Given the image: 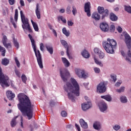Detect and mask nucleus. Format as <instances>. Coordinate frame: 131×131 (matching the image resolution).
<instances>
[{
  "label": "nucleus",
  "mask_w": 131,
  "mask_h": 131,
  "mask_svg": "<svg viewBox=\"0 0 131 131\" xmlns=\"http://www.w3.org/2000/svg\"><path fill=\"white\" fill-rule=\"evenodd\" d=\"M21 96L22 94L21 93L17 96L19 102V104H17V107L23 115H25L26 114L28 119L30 120L33 116V110L31 105V101H30L28 96L26 95L25 97H22Z\"/></svg>",
  "instance_id": "1"
},
{
  "label": "nucleus",
  "mask_w": 131,
  "mask_h": 131,
  "mask_svg": "<svg viewBox=\"0 0 131 131\" xmlns=\"http://www.w3.org/2000/svg\"><path fill=\"white\" fill-rule=\"evenodd\" d=\"M71 82H68L63 86V90L68 93V97L69 100H71L72 102H75V96L79 97V85L75 79L71 78ZM72 83V84H71Z\"/></svg>",
  "instance_id": "2"
},
{
  "label": "nucleus",
  "mask_w": 131,
  "mask_h": 131,
  "mask_svg": "<svg viewBox=\"0 0 131 131\" xmlns=\"http://www.w3.org/2000/svg\"><path fill=\"white\" fill-rule=\"evenodd\" d=\"M28 36L31 40L32 46L34 50V52L35 53L39 67H40L41 69H42V68H43V64H42V58H41V54H40V52L39 50H36V45H35V41L32 37V36H31V34H29Z\"/></svg>",
  "instance_id": "3"
},
{
  "label": "nucleus",
  "mask_w": 131,
  "mask_h": 131,
  "mask_svg": "<svg viewBox=\"0 0 131 131\" xmlns=\"http://www.w3.org/2000/svg\"><path fill=\"white\" fill-rule=\"evenodd\" d=\"M104 50L108 54H114V49H116L117 43L114 39L107 38V41H104L102 43Z\"/></svg>",
  "instance_id": "4"
},
{
  "label": "nucleus",
  "mask_w": 131,
  "mask_h": 131,
  "mask_svg": "<svg viewBox=\"0 0 131 131\" xmlns=\"http://www.w3.org/2000/svg\"><path fill=\"white\" fill-rule=\"evenodd\" d=\"M10 78L6 75H4L2 68L0 67V83L3 89L10 86Z\"/></svg>",
  "instance_id": "5"
},
{
  "label": "nucleus",
  "mask_w": 131,
  "mask_h": 131,
  "mask_svg": "<svg viewBox=\"0 0 131 131\" xmlns=\"http://www.w3.org/2000/svg\"><path fill=\"white\" fill-rule=\"evenodd\" d=\"M20 14L21 22L23 24L22 25L23 29H26V30H28L29 32H32V29H31V28L30 27V25L28 21V18H25V16L23 14V11H22V10L20 11Z\"/></svg>",
  "instance_id": "6"
},
{
  "label": "nucleus",
  "mask_w": 131,
  "mask_h": 131,
  "mask_svg": "<svg viewBox=\"0 0 131 131\" xmlns=\"http://www.w3.org/2000/svg\"><path fill=\"white\" fill-rule=\"evenodd\" d=\"M98 12L101 15V19L104 20L105 18H107L109 16V10L104 9V7L99 6L97 8Z\"/></svg>",
  "instance_id": "7"
},
{
  "label": "nucleus",
  "mask_w": 131,
  "mask_h": 131,
  "mask_svg": "<svg viewBox=\"0 0 131 131\" xmlns=\"http://www.w3.org/2000/svg\"><path fill=\"white\" fill-rule=\"evenodd\" d=\"M60 76L62 80L66 82L67 81V78L70 76V73L67 69H65L63 71H60Z\"/></svg>",
  "instance_id": "8"
},
{
  "label": "nucleus",
  "mask_w": 131,
  "mask_h": 131,
  "mask_svg": "<svg viewBox=\"0 0 131 131\" xmlns=\"http://www.w3.org/2000/svg\"><path fill=\"white\" fill-rule=\"evenodd\" d=\"M106 91H107V87H106L105 82H100L97 86V93H99V94H103L105 93Z\"/></svg>",
  "instance_id": "9"
},
{
  "label": "nucleus",
  "mask_w": 131,
  "mask_h": 131,
  "mask_svg": "<svg viewBox=\"0 0 131 131\" xmlns=\"http://www.w3.org/2000/svg\"><path fill=\"white\" fill-rule=\"evenodd\" d=\"M124 37H125V42L129 50L131 49V37L126 32L123 33Z\"/></svg>",
  "instance_id": "10"
},
{
  "label": "nucleus",
  "mask_w": 131,
  "mask_h": 131,
  "mask_svg": "<svg viewBox=\"0 0 131 131\" xmlns=\"http://www.w3.org/2000/svg\"><path fill=\"white\" fill-rule=\"evenodd\" d=\"M100 29L102 32H108L109 31L110 27L106 22H102L100 24Z\"/></svg>",
  "instance_id": "11"
},
{
  "label": "nucleus",
  "mask_w": 131,
  "mask_h": 131,
  "mask_svg": "<svg viewBox=\"0 0 131 131\" xmlns=\"http://www.w3.org/2000/svg\"><path fill=\"white\" fill-rule=\"evenodd\" d=\"M120 52H121V54L122 56H123V57H124V58H125L126 61H127V62H128V63L131 64L130 59H129V58H131L130 50H129L128 51L127 54H125V53H124V51H123V50H121Z\"/></svg>",
  "instance_id": "12"
},
{
  "label": "nucleus",
  "mask_w": 131,
  "mask_h": 131,
  "mask_svg": "<svg viewBox=\"0 0 131 131\" xmlns=\"http://www.w3.org/2000/svg\"><path fill=\"white\" fill-rule=\"evenodd\" d=\"M75 72L79 78H84V79L88 78V76L85 74V72L84 70H77Z\"/></svg>",
  "instance_id": "13"
},
{
  "label": "nucleus",
  "mask_w": 131,
  "mask_h": 131,
  "mask_svg": "<svg viewBox=\"0 0 131 131\" xmlns=\"http://www.w3.org/2000/svg\"><path fill=\"white\" fill-rule=\"evenodd\" d=\"M98 106L101 112H104V111H106V110H107L108 108V105H107V103H106V102L104 101H101L99 102Z\"/></svg>",
  "instance_id": "14"
},
{
  "label": "nucleus",
  "mask_w": 131,
  "mask_h": 131,
  "mask_svg": "<svg viewBox=\"0 0 131 131\" xmlns=\"http://www.w3.org/2000/svg\"><path fill=\"white\" fill-rule=\"evenodd\" d=\"M84 12L86 13L88 17H91V3L90 2L85 4Z\"/></svg>",
  "instance_id": "15"
},
{
  "label": "nucleus",
  "mask_w": 131,
  "mask_h": 131,
  "mask_svg": "<svg viewBox=\"0 0 131 131\" xmlns=\"http://www.w3.org/2000/svg\"><path fill=\"white\" fill-rule=\"evenodd\" d=\"M7 41H8V38H7V36L4 35L3 36V38L2 39V42L3 46H4V47L6 49H11V48H12V45H11V43H7Z\"/></svg>",
  "instance_id": "16"
},
{
  "label": "nucleus",
  "mask_w": 131,
  "mask_h": 131,
  "mask_svg": "<svg viewBox=\"0 0 131 131\" xmlns=\"http://www.w3.org/2000/svg\"><path fill=\"white\" fill-rule=\"evenodd\" d=\"M91 107H92V102L90 101L81 104V107L83 111H85L88 109H90Z\"/></svg>",
  "instance_id": "17"
},
{
  "label": "nucleus",
  "mask_w": 131,
  "mask_h": 131,
  "mask_svg": "<svg viewBox=\"0 0 131 131\" xmlns=\"http://www.w3.org/2000/svg\"><path fill=\"white\" fill-rule=\"evenodd\" d=\"M60 42L64 47L65 49H67V55L69 57V46H68V43L64 40H61Z\"/></svg>",
  "instance_id": "18"
},
{
  "label": "nucleus",
  "mask_w": 131,
  "mask_h": 131,
  "mask_svg": "<svg viewBox=\"0 0 131 131\" xmlns=\"http://www.w3.org/2000/svg\"><path fill=\"white\" fill-rule=\"evenodd\" d=\"M92 19H94L95 21H99L101 19V15L97 12H94L92 15Z\"/></svg>",
  "instance_id": "19"
},
{
  "label": "nucleus",
  "mask_w": 131,
  "mask_h": 131,
  "mask_svg": "<svg viewBox=\"0 0 131 131\" xmlns=\"http://www.w3.org/2000/svg\"><path fill=\"white\" fill-rule=\"evenodd\" d=\"M35 13L37 19H40V9H39V5L38 3L36 4Z\"/></svg>",
  "instance_id": "20"
},
{
  "label": "nucleus",
  "mask_w": 131,
  "mask_h": 131,
  "mask_svg": "<svg viewBox=\"0 0 131 131\" xmlns=\"http://www.w3.org/2000/svg\"><path fill=\"white\" fill-rule=\"evenodd\" d=\"M110 20H111V21L115 22L116 21H117V20H118V17H117V16H116V15H115V14H114V13L111 12L110 14Z\"/></svg>",
  "instance_id": "21"
},
{
  "label": "nucleus",
  "mask_w": 131,
  "mask_h": 131,
  "mask_svg": "<svg viewBox=\"0 0 131 131\" xmlns=\"http://www.w3.org/2000/svg\"><path fill=\"white\" fill-rule=\"evenodd\" d=\"M79 123L82 128H84V129H86V128H88V123L84 121V119H81L79 120Z\"/></svg>",
  "instance_id": "22"
},
{
  "label": "nucleus",
  "mask_w": 131,
  "mask_h": 131,
  "mask_svg": "<svg viewBox=\"0 0 131 131\" xmlns=\"http://www.w3.org/2000/svg\"><path fill=\"white\" fill-rule=\"evenodd\" d=\"M7 96L9 100H13V99L15 98V94L13 93L12 91H7Z\"/></svg>",
  "instance_id": "23"
},
{
  "label": "nucleus",
  "mask_w": 131,
  "mask_h": 131,
  "mask_svg": "<svg viewBox=\"0 0 131 131\" xmlns=\"http://www.w3.org/2000/svg\"><path fill=\"white\" fill-rule=\"evenodd\" d=\"M93 127L95 129L97 130H100L101 128V123L99 122H95L93 124Z\"/></svg>",
  "instance_id": "24"
},
{
  "label": "nucleus",
  "mask_w": 131,
  "mask_h": 131,
  "mask_svg": "<svg viewBox=\"0 0 131 131\" xmlns=\"http://www.w3.org/2000/svg\"><path fill=\"white\" fill-rule=\"evenodd\" d=\"M101 99H104V100H106V101H107V102H111L112 101V97L110 95L101 96Z\"/></svg>",
  "instance_id": "25"
},
{
  "label": "nucleus",
  "mask_w": 131,
  "mask_h": 131,
  "mask_svg": "<svg viewBox=\"0 0 131 131\" xmlns=\"http://www.w3.org/2000/svg\"><path fill=\"white\" fill-rule=\"evenodd\" d=\"M81 55L84 58H85V59H89V58H90V54H89L88 51L85 50L82 51Z\"/></svg>",
  "instance_id": "26"
},
{
  "label": "nucleus",
  "mask_w": 131,
  "mask_h": 131,
  "mask_svg": "<svg viewBox=\"0 0 131 131\" xmlns=\"http://www.w3.org/2000/svg\"><path fill=\"white\" fill-rule=\"evenodd\" d=\"M46 48L48 52H49V53H50V55H53V53H54V49H53V47H52V46H50L49 45H46Z\"/></svg>",
  "instance_id": "27"
},
{
  "label": "nucleus",
  "mask_w": 131,
  "mask_h": 131,
  "mask_svg": "<svg viewBox=\"0 0 131 131\" xmlns=\"http://www.w3.org/2000/svg\"><path fill=\"white\" fill-rule=\"evenodd\" d=\"M2 64L4 65V66H7V65L10 64V60L8 58H4L2 59Z\"/></svg>",
  "instance_id": "28"
},
{
  "label": "nucleus",
  "mask_w": 131,
  "mask_h": 131,
  "mask_svg": "<svg viewBox=\"0 0 131 131\" xmlns=\"http://www.w3.org/2000/svg\"><path fill=\"white\" fill-rule=\"evenodd\" d=\"M31 22L33 25V28H34L35 31H38V30H39V29H38V26L37 25V24H36V23L33 21V20H31Z\"/></svg>",
  "instance_id": "29"
},
{
  "label": "nucleus",
  "mask_w": 131,
  "mask_h": 131,
  "mask_svg": "<svg viewBox=\"0 0 131 131\" xmlns=\"http://www.w3.org/2000/svg\"><path fill=\"white\" fill-rule=\"evenodd\" d=\"M13 42L14 47H15L17 49H19V42H18V41H17L16 39L14 37H13Z\"/></svg>",
  "instance_id": "30"
},
{
  "label": "nucleus",
  "mask_w": 131,
  "mask_h": 131,
  "mask_svg": "<svg viewBox=\"0 0 131 131\" xmlns=\"http://www.w3.org/2000/svg\"><path fill=\"white\" fill-rule=\"evenodd\" d=\"M62 33L66 36L68 37L70 35V32L66 29V28H63L62 29Z\"/></svg>",
  "instance_id": "31"
},
{
  "label": "nucleus",
  "mask_w": 131,
  "mask_h": 131,
  "mask_svg": "<svg viewBox=\"0 0 131 131\" xmlns=\"http://www.w3.org/2000/svg\"><path fill=\"white\" fill-rule=\"evenodd\" d=\"M0 52H2V56L5 57L6 56V49L0 46Z\"/></svg>",
  "instance_id": "32"
},
{
  "label": "nucleus",
  "mask_w": 131,
  "mask_h": 131,
  "mask_svg": "<svg viewBox=\"0 0 131 131\" xmlns=\"http://www.w3.org/2000/svg\"><path fill=\"white\" fill-rule=\"evenodd\" d=\"M124 10L126 11V12H127V13H129V14H131V7L128 6H124Z\"/></svg>",
  "instance_id": "33"
},
{
  "label": "nucleus",
  "mask_w": 131,
  "mask_h": 131,
  "mask_svg": "<svg viewBox=\"0 0 131 131\" xmlns=\"http://www.w3.org/2000/svg\"><path fill=\"white\" fill-rule=\"evenodd\" d=\"M120 101L121 103H125L127 102V99L126 98V97L121 96L120 97Z\"/></svg>",
  "instance_id": "34"
},
{
  "label": "nucleus",
  "mask_w": 131,
  "mask_h": 131,
  "mask_svg": "<svg viewBox=\"0 0 131 131\" xmlns=\"http://www.w3.org/2000/svg\"><path fill=\"white\" fill-rule=\"evenodd\" d=\"M17 124V122H16V119H12L11 122V125L12 127H15L16 126V125Z\"/></svg>",
  "instance_id": "35"
},
{
  "label": "nucleus",
  "mask_w": 131,
  "mask_h": 131,
  "mask_svg": "<svg viewBox=\"0 0 131 131\" xmlns=\"http://www.w3.org/2000/svg\"><path fill=\"white\" fill-rule=\"evenodd\" d=\"M94 61L96 63V64H97V65H99V66H101V67H103V64L101 61H99L96 57H94Z\"/></svg>",
  "instance_id": "36"
},
{
  "label": "nucleus",
  "mask_w": 131,
  "mask_h": 131,
  "mask_svg": "<svg viewBox=\"0 0 131 131\" xmlns=\"http://www.w3.org/2000/svg\"><path fill=\"white\" fill-rule=\"evenodd\" d=\"M72 13H73V15H74V16H75V15H76V14L77 13V9H76V7H75V6H73L72 7Z\"/></svg>",
  "instance_id": "37"
},
{
  "label": "nucleus",
  "mask_w": 131,
  "mask_h": 131,
  "mask_svg": "<svg viewBox=\"0 0 131 131\" xmlns=\"http://www.w3.org/2000/svg\"><path fill=\"white\" fill-rule=\"evenodd\" d=\"M111 80L112 81H114V82H115V81L117 80L116 75L114 74L111 75Z\"/></svg>",
  "instance_id": "38"
},
{
  "label": "nucleus",
  "mask_w": 131,
  "mask_h": 131,
  "mask_svg": "<svg viewBox=\"0 0 131 131\" xmlns=\"http://www.w3.org/2000/svg\"><path fill=\"white\" fill-rule=\"evenodd\" d=\"M14 20L15 22L18 21V9H15V14H14Z\"/></svg>",
  "instance_id": "39"
},
{
  "label": "nucleus",
  "mask_w": 131,
  "mask_h": 131,
  "mask_svg": "<svg viewBox=\"0 0 131 131\" xmlns=\"http://www.w3.org/2000/svg\"><path fill=\"white\" fill-rule=\"evenodd\" d=\"M98 55L99 56V59H103L104 57H105V54L102 51H100V52H99Z\"/></svg>",
  "instance_id": "40"
},
{
  "label": "nucleus",
  "mask_w": 131,
  "mask_h": 131,
  "mask_svg": "<svg viewBox=\"0 0 131 131\" xmlns=\"http://www.w3.org/2000/svg\"><path fill=\"white\" fill-rule=\"evenodd\" d=\"M21 80L24 83H26V81L27 80V77H26V75H25V74H23L21 75Z\"/></svg>",
  "instance_id": "41"
},
{
  "label": "nucleus",
  "mask_w": 131,
  "mask_h": 131,
  "mask_svg": "<svg viewBox=\"0 0 131 131\" xmlns=\"http://www.w3.org/2000/svg\"><path fill=\"white\" fill-rule=\"evenodd\" d=\"M110 31L111 32H114L115 31V26L114 25H111L110 28Z\"/></svg>",
  "instance_id": "42"
},
{
  "label": "nucleus",
  "mask_w": 131,
  "mask_h": 131,
  "mask_svg": "<svg viewBox=\"0 0 131 131\" xmlns=\"http://www.w3.org/2000/svg\"><path fill=\"white\" fill-rule=\"evenodd\" d=\"M113 128L115 130H119V129H120V126L119 125L116 124L113 126Z\"/></svg>",
  "instance_id": "43"
},
{
  "label": "nucleus",
  "mask_w": 131,
  "mask_h": 131,
  "mask_svg": "<svg viewBox=\"0 0 131 131\" xmlns=\"http://www.w3.org/2000/svg\"><path fill=\"white\" fill-rule=\"evenodd\" d=\"M124 90H125V87L122 86L121 88L117 89V92H118V93H123Z\"/></svg>",
  "instance_id": "44"
},
{
  "label": "nucleus",
  "mask_w": 131,
  "mask_h": 131,
  "mask_svg": "<svg viewBox=\"0 0 131 131\" xmlns=\"http://www.w3.org/2000/svg\"><path fill=\"white\" fill-rule=\"evenodd\" d=\"M58 20H61V21H62L64 23H66L67 21L66 20V19L63 18V16H59L58 17Z\"/></svg>",
  "instance_id": "45"
},
{
  "label": "nucleus",
  "mask_w": 131,
  "mask_h": 131,
  "mask_svg": "<svg viewBox=\"0 0 131 131\" xmlns=\"http://www.w3.org/2000/svg\"><path fill=\"white\" fill-rule=\"evenodd\" d=\"M49 105L50 107H54L56 105V102L54 100H51L49 102Z\"/></svg>",
  "instance_id": "46"
},
{
  "label": "nucleus",
  "mask_w": 131,
  "mask_h": 131,
  "mask_svg": "<svg viewBox=\"0 0 131 131\" xmlns=\"http://www.w3.org/2000/svg\"><path fill=\"white\" fill-rule=\"evenodd\" d=\"M14 72L16 74V75H17V76L18 77H20L21 76V74L20 73V72H19V71H18V70H17V69H15L14 70Z\"/></svg>",
  "instance_id": "47"
},
{
  "label": "nucleus",
  "mask_w": 131,
  "mask_h": 131,
  "mask_svg": "<svg viewBox=\"0 0 131 131\" xmlns=\"http://www.w3.org/2000/svg\"><path fill=\"white\" fill-rule=\"evenodd\" d=\"M94 51V53H95V54H97V55H98L101 52V50H100V49L98 48H95Z\"/></svg>",
  "instance_id": "48"
},
{
  "label": "nucleus",
  "mask_w": 131,
  "mask_h": 131,
  "mask_svg": "<svg viewBox=\"0 0 131 131\" xmlns=\"http://www.w3.org/2000/svg\"><path fill=\"white\" fill-rule=\"evenodd\" d=\"M14 60L15 61V63L16 64V66L19 68L20 67V62H19V60H18V58L16 57H15Z\"/></svg>",
  "instance_id": "49"
},
{
  "label": "nucleus",
  "mask_w": 131,
  "mask_h": 131,
  "mask_svg": "<svg viewBox=\"0 0 131 131\" xmlns=\"http://www.w3.org/2000/svg\"><path fill=\"white\" fill-rule=\"evenodd\" d=\"M61 115L62 117H67V112L65 111H62L61 113Z\"/></svg>",
  "instance_id": "50"
},
{
  "label": "nucleus",
  "mask_w": 131,
  "mask_h": 131,
  "mask_svg": "<svg viewBox=\"0 0 131 131\" xmlns=\"http://www.w3.org/2000/svg\"><path fill=\"white\" fill-rule=\"evenodd\" d=\"M70 9H71V7L70 6H69L67 7L66 9L67 13L69 15L71 13V10H70Z\"/></svg>",
  "instance_id": "51"
},
{
  "label": "nucleus",
  "mask_w": 131,
  "mask_h": 131,
  "mask_svg": "<svg viewBox=\"0 0 131 131\" xmlns=\"http://www.w3.org/2000/svg\"><path fill=\"white\" fill-rule=\"evenodd\" d=\"M94 70L95 73H100V72H101V70H100V69H99V68H95L94 69Z\"/></svg>",
  "instance_id": "52"
},
{
  "label": "nucleus",
  "mask_w": 131,
  "mask_h": 131,
  "mask_svg": "<svg viewBox=\"0 0 131 131\" xmlns=\"http://www.w3.org/2000/svg\"><path fill=\"white\" fill-rule=\"evenodd\" d=\"M117 30L118 31V32H119V33H121V32H122V28H121L120 26H118L117 28Z\"/></svg>",
  "instance_id": "53"
},
{
  "label": "nucleus",
  "mask_w": 131,
  "mask_h": 131,
  "mask_svg": "<svg viewBox=\"0 0 131 131\" xmlns=\"http://www.w3.org/2000/svg\"><path fill=\"white\" fill-rule=\"evenodd\" d=\"M65 67H69L70 66V62L68 60L67 62H66L64 63Z\"/></svg>",
  "instance_id": "54"
},
{
  "label": "nucleus",
  "mask_w": 131,
  "mask_h": 131,
  "mask_svg": "<svg viewBox=\"0 0 131 131\" xmlns=\"http://www.w3.org/2000/svg\"><path fill=\"white\" fill-rule=\"evenodd\" d=\"M20 126L22 127V128H24V126H23V118L21 117L20 119Z\"/></svg>",
  "instance_id": "55"
},
{
  "label": "nucleus",
  "mask_w": 131,
  "mask_h": 131,
  "mask_svg": "<svg viewBox=\"0 0 131 131\" xmlns=\"http://www.w3.org/2000/svg\"><path fill=\"white\" fill-rule=\"evenodd\" d=\"M74 23L72 21L68 20V25L69 26H72L73 25Z\"/></svg>",
  "instance_id": "56"
},
{
  "label": "nucleus",
  "mask_w": 131,
  "mask_h": 131,
  "mask_svg": "<svg viewBox=\"0 0 131 131\" xmlns=\"http://www.w3.org/2000/svg\"><path fill=\"white\" fill-rule=\"evenodd\" d=\"M61 60H62L63 64L64 63H66V62H67L68 61V60H67V59H66V58H65V57H62Z\"/></svg>",
  "instance_id": "57"
},
{
  "label": "nucleus",
  "mask_w": 131,
  "mask_h": 131,
  "mask_svg": "<svg viewBox=\"0 0 131 131\" xmlns=\"http://www.w3.org/2000/svg\"><path fill=\"white\" fill-rule=\"evenodd\" d=\"M9 3L10 5H13L15 4V1L14 0H9Z\"/></svg>",
  "instance_id": "58"
},
{
  "label": "nucleus",
  "mask_w": 131,
  "mask_h": 131,
  "mask_svg": "<svg viewBox=\"0 0 131 131\" xmlns=\"http://www.w3.org/2000/svg\"><path fill=\"white\" fill-rule=\"evenodd\" d=\"M20 4L21 7H24L25 6V4H24V1L23 0L20 1Z\"/></svg>",
  "instance_id": "59"
},
{
  "label": "nucleus",
  "mask_w": 131,
  "mask_h": 131,
  "mask_svg": "<svg viewBox=\"0 0 131 131\" xmlns=\"http://www.w3.org/2000/svg\"><path fill=\"white\" fill-rule=\"evenodd\" d=\"M40 50L41 51H43V43H42L40 44Z\"/></svg>",
  "instance_id": "60"
},
{
  "label": "nucleus",
  "mask_w": 131,
  "mask_h": 131,
  "mask_svg": "<svg viewBox=\"0 0 131 131\" xmlns=\"http://www.w3.org/2000/svg\"><path fill=\"white\" fill-rule=\"evenodd\" d=\"M75 127H76L78 131H80V127L77 124H75Z\"/></svg>",
  "instance_id": "61"
},
{
  "label": "nucleus",
  "mask_w": 131,
  "mask_h": 131,
  "mask_svg": "<svg viewBox=\"0 0 131 131\" xmlns=\"http://www.w3.org/2000/svg\"><path fill=\"white\" fill-rule=\"evenodd\" d=\"M53 32L54 33V34L55 37H57V36H58V35L57 34V32H56V30L53 29Z\"/></svg>",
  "instance_id": "62"
},
{
  "label": "nucleus",
  "mask_w": 131,
  "mask_h": 131,
  "mask_svg": "<svg viewBox=\"0 0 131 131\" xmlns=\"http://www.w3.org/2000/svg\"><path fill=\"white\" fill-rule=\"evenodd\" d=\"M122 82H117L115 86H119L120 85V84L122 83Z\"/></svg>",
  "instance_id": "63"
},
{
  "label": "nucleus",
  "mask_w": 131,
  "mask_h": 131,
  "mask_svg": "<svg viewBox=\"0 0 131 131\" xmlns=\"http://www.w3.org/2000/svg\"><path fill=\"white\" fill-rule=\"evenodd\" d=\"M59 13H65V9H61L59 10Z\"/></svg>",
  "instance_id": "64"
}]
</instances>
